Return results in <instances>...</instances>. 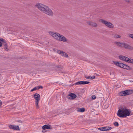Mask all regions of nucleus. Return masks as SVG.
<instances>
[{
    "instance_id": "nucleus-1",
    "label": "nucleus",
    "mask_w": 133,
    "mask_h": 133,
    "mask_svg": "<svg viewBox=\"0 0 133 133\" xmlns=\"http://www.w3.org/2000/svg\"><path fill=\"white\" fill-rule=\"evenodd\" d=\"M36 6L42 12L46 15L50 16H53V11L48 6L39 3L36 5Z\"/></svg>"
},
{
    "instance_id": "nucleus-2",
    "label": "nucleus",
    "mask_w": 133,
    "mask_h": 133,
    "mask_svg": "<svg viewBox=\"0 0 133 133\" xmlns=\"http://www.w3.org/2000/svg\"><path fill=\"white\" fill-rule=\"evenodd\" d=\"M132 114L130 109L123 108L119 109L117 114V116L120 117H126Z\"/></svg>"
},
{
    "instance_id": "nucleus-3",
    "label": "nucleus",
    "mask_w": 133,
    "mask_h": 133,
    "mask_svg": "<svg viewBox=\"0 0 133 133\" xmlns=\"http://www.w3.org/2000/svg\"><path fill=\"white\" fill-rule=\"evenodd\" d=\"M114 43L118 47L123 48L125 49L132 50L133 49V47L126 43H122L119 42L115 41Z\"/></svg>"
},
{
    "instance_id": "nucleus-4",
    "label": "nucleus",
    "mask_w": 133,
    "mask_h": 133,
    "mask_svg": "<svg viewBox=\"0 0 133 133\" xmlns=\"http://www.w3.org/2000/svg\"><path fill=\"white\" fill-rule=\"evenodd\" d=\"M99 21L103 24L110 28H114L113 24L107 21L102 19H100Z\"/></svg>"
},
{
    "instance_id": "nucleus-5",
    "label": "nucleus",
    "mask_w": 133,
    "mask_h": 133,
    "mask_svg": "<svg viewBox=\"0 0 133 133\" xmlns=\"http://www.w3.org/2000/svg\"><path fill=\"white\" fill-rule=\"evenodd\" d=\"M49 33L50 35L58 41L59 39V38L61 37V35L57 32H55L49 31Z\"/></svg>"
},
{
    "instance_id": "nucleus-6",
    "label": "nucleus",
    "mask_w": 133,
    "mask_h": 133,
    "mask_svg": "<svg viewBox=\"0 0 133 133\" xmlns=\"http://www.w3.org/2000/svg\"><path fill=\"white\" fill-rule=\"evenodd\" d=\"M34 97L36 100L35 104L36 108L37 109H38L39 108L38 103L40 99V95L36 93L34 94Z\"/></svg>"
},
{
    "instance_id": "nucleus-7",
    "label": "nucleus",
    "mask_w": 133,
    "mask_h": 133,
    "mask_svg": "<svg viewBox=\"0 0 133 133\" xmlns=\"http://www.w3.org/2000/svg\"><path fill=\"white\" fill-rule=\"evenodd\" d=\"M133 93V91L132 90H128L120 92L119 93V95L121 96H125L127 95L132 94Z\"/></svg>"
},
{
    "instance_id": "nucleus-8",
    "label": "nucleus",
    "mask_w": 133,
    "mask_h": 133,
    "mask_svg": "<svg viewBox=\"0 0 133 133\" xmlns=\"http://www.w3.org/2000/svg\"><path fill=\"white\" fill-rule=\"evenodd\" d=\"M119 67L127 70H130L131 69V68L127 65L121 63H120Z\"/></svg>"
},
{
    "instance_id": "nucleus-9",
    "label": "nucleus",
    "mask_w": 133,
    "mask_h": 133,
    "mask_svg": "<svg viewBox=\"0 0 133 133\" xmlns=\"http://www.w3.org/2000/svg\"><path fill=\"white\" fill-rule=\"evenodd\" d=\"M10 129H12L15 130H20V128L18 125H10L9 126Z\"/></svg>"
},
{
    "instance_id": "nucleus-10",
    "label": "nucleus",
    "mask_w": 133,
    "mask_h": 133,
    "mask_svg": "<svg viewBox=\"0 0 133 133\" xmlns=\"http://www.w3.org/2000/svg\"><path fill=\"white\" fill-rule=\"evenodd\" d=\"M57 52L63 57L66 58L68 57V55L67 54L61 50H58Z\"/></svg>"
},
{
    "instance_id": "nucleus-11",
    "label": "nucleus",
    "mask_w": 133,
    "mask_h": 133,
    "mask_svg": "<svg viewBox=\"0 0 133 133\" xmlns=\"http://www.w3.org/2000/svg\"><path fill=\"white\" fill-rule=\"evenodd\" d=\"M76 97V96L75 94L72 93H70V94L67 96V98L69 99H73L75 98Z\"/></svg>"
},
{
    "instance_id": "nucleus-12",
    "label": "nucleus",
    "mask_w": 133,
    "mask_h": 133,
    "mask_svg": "<svg viewBox=\"0 0 133 133\" xmlns=\"http://www.w3.org/2000/svg\"><path fill=\"white\" fill-rule=\"evenodd\" d=\"M87 23L89 25L93 27H96L97 26V25L96 23L94 22H93L90 21H87Z\"/></svg>"
},
{
    "instance_id": "nucleus-13",
    "label": "nucleus",
    "mask_w": 133,
    "mask_h": 133,
    "mask_svg": "<svg viewBox=\"0 0 133 133\" xmlns=\"http://www.w3.org/2000/svg\"><path fill=\"white\" fill-rule=\"evenodd\" d=\"M90 83L89 82L86 81H80L77 82L75 83V84L76 85H78V84H83L84 85Z\"/></svg>"
},
{
    "instance_id": "nucleus-14",
    "label": "nucleus",
    "mask_w": 133,
    "mask_h": 133,
    "mask_svg": "<svg viewBox=\"0 0 133 133\" xmlns=\"http://www.w3.org/2000/svg\"><path fill=\"white\" fill-rule=\"evenodd\" d=\"M59 41H62L63 42H66L68 40L63 35H61V37L59 38Z\"/></svg>"
},
{
    "instance_id": "nucleus-15",
    "label": "nucleus",
    "mask_w": 133,
    "mask_h": 133,
    "mask_svg": "<svg viewBox=\"0 0 133 133\" xmlns=\"http://www.w3.org/2000/svg\"><path fill=\"white\" fill-rule=\"evenodd\" d=\"M50 125H44L42 127V129L43 130H45L46 129H52V128H51Z\"/></svg>"
},
{
    "instance_id": "nucleus-16",
    "label": "nucleus",
    "mask_w": 133,
    "mask_h": 133,
    "mask_svg": "<svg viewBox=\"0 0 133 133\" xmlns=\"http://www.w3.org/2000/svg\"><path fill=\"white\" fill-rule=\"evenodd\" d=\"M85 110V108H79L78 109L77 111L79 112H83Z\"/></svg>"
},
{
    "instance_id": "nucleus-17",
    "label": "nucleus",
    "mask_w": 133,
    "mask_h": 133,
    "mask_svg": "<svg viewBox=\"0 0 133 133\" xmlns=\"http://www.w3.org/2000/svg\"><path fill=\"white\" fill-rule=\"evenodd\" d=\"M114 37L116 38H119L121 37L120 35H118L116 34H113Z\"/></svg>"
},
{
    "instance_id": "nucleus-18",
    "label": "nucleus",
    "mask_w": 133,
    "mask_h": 133,
    "mask_svg": "<svg viewBox=\"0 0 133 133\" xmlns=\"http://www.w3.org/2000/svg\"><path fill=\"white\" fill-rule=\"evenodd\" d=\"M105 131H107L111 130L112 128L110 127H105Z\"/></svg>"
},
{
    "instance_id": "nucleus-19",
    "label": "nucleus",
    "mask_w": 133,
    "mask_h": 133,
    "mask_svg": "<svg viewBox=\"0 0 133 133\" xmlns=\"http://www.w3.org/2000/svg\"><path fill=\"white\" fill-rule=\"evenodd\" d=\"M130 59L131 58H129L127 57H126L125 56L124 61L127 62L129 63Z\"/></svg>"
},
{
    "instance_id": "nucleus-20",
    "label": "nucleus",
    "mask_w": 133,
    "mask_h": 133,
    "mask_svg": "<svg viewBox=\"0 0 133 133\" xmlns=\"http://www.w3.org/2000/svg\"><path fill=\"white\" fill-rule=\"evenodd\" d=\"M125 57V56H123L120 55L119 56V58L120 59L124 61Z\"/></svg>"
},
{
    "instance_id": "nucleus-21",
    "label": "nucleus",
    "mask_w": 133,
    "mask_h": 133,
    "mask_svg": "<svg viewBox=\"0 0 133 133\" xmlns=\"http://www.w3.org/2000/svg\"><path fill=\"white\" fill-rule=\"evenodd\" d=\"M113 63L116 66H119L120 63H119L118 62L113 61Z\"/></svg>"
},
{
    "instance_id": "nucleus-22",
    "label": "nucleus",
    "mask_w": 133,
    "mask_h": 133,
    "mask_svg": "<svg viewBox=\"0 0 133 133\" xmlns=\"http://www.w3.org/2000/svg\"><path fill=\"white\" fill-rule=\"evenodd\" d=\"M2 45H3L4 46L7 44L6 42V41L3 39V41H2Z\"/></svg>"
},
{
    "instance_id": "nucleus-23",
    "label": "nucleus",
    "mask_w": 133,
    "mask_h": 133,
    "mask_svg": "<svg viewBox=\"0 0 133 133\" xmlns=\"http://www.w3.org/2000/svg\"><path fill=\"white\" fill-rule=\"evenodd\" d=\"M4 47L6 51H8V45L7 44L4 46Z\"/></svg>"
},
{
    "instance_id": "nucleus-24",
    "label": "nucleus",
    "mask_w": 133,
    "mask_h": 133,
    "mask_svg": "<svg viewBox=\"0 0 133 133\" xmlns=\"http://www.w3.org/2000/svg\"><path fill=\"white\" fill-rule=\"evenodd\" d=\"M98 129L101 131H105V127H102L100 128H99Z\"/></svg>"
},
{
    "instance_id": "nucleus-25",
    "label": "nucleus",
    "mask_w": 133,
    "mask_h": 133,
    "mask_svg": "<svg viewBox=\"0 0 133 133\" xmlns=\"http://www.w3.org/2000/svg\"><path fill=\"white\" fill-rule=\"evenodd\" d=\"M38 89H37V87H35V88H33V89H32L31 90V92H33L35 90H37Z\"/></svg>"
},
{
    "instance_id": "nucleus-26",
    "label": "nucleus",
    "mask_w": 133,
    "mask_h": 133,
    "mask_svg": "<svg viewBox=\"0 0 133 133\" xmlns=\"http://www.w3.org/2000/svg\"><path fill=\"white\" fill-rule=\"evenodd\" d=\"M114 124L115 126L117 127L119 125V124L117 122H115L114 123Z\"/></svg>"
},
{
    "instance_id": "nucleus-27",
    "label": "nucleus",
    "mask_w": 133,
    "mask_h": 133,
    "mask_svg": "<svg viewBox=\"0 0 133 133\" xmlns=\"http://www.w3.org/2000/svg\"><path fill=\"white\" fill-rule=\"evenodd\" d=\"M3 39L2 38H0V47L2 46V41H3Z\"/></svg>"
},
{
    "instance_id": "nucleus-28",
    "label": "nucleus",
    "mask_w": 133,
    "mask_h": 133,
    "mask_svg": "<svg viewBox=\"0 0 133 133\" xmlns=\"http://www.w3.org/2000/svg\"><path fill=\"white\" fill-rule=\"evenodd\" d=\"M129 37L133 39V34H129Z\"/></svg>"
},
{
    "instance_id": "nucleus-29",
    "label": "nucleus",
    "mask_w": 133,
    "mask_h": 133,
    "mask_svg": "<svg viewBox=\"0 0 133 133\" xmlns=\"http://www.w3.org/2000/svg\"><path fill=\"white\" fill-rule=\"evenodd\" d=\"M92 99H95L96 98V96L95 95H93L92 96Z\"/></svg>"
},
{
    "instance_id": "nucleus-30",
    "label": "nucleus",
    "mask_w": 133,
    "mask_h": 133,
    "mask_svg": "<svg viewBox=\"0 0 133 133\" xmlns=\"http://www.w3.org/2000/svg\"><path fill=\"white\" fill-rule=\"evenodd\" d=\"M129 61H130L129 63L133 64V59H130V60Z\"/></svg>"
},
{
    "instance_id": "nucleus-31",
    "label": "nucleus",
    "mask_w": 133,
    "mask_h": 133,
    "mask_svg": "<svg viewBox=\"0 0 133 133\" xmlns=\"http://www.w3.org/2000/svg\"><path fill=\"white\" fill-rule=\"evenodd\" d=\"M37 89H38L40 88H43V87L42 86L39 85L38 86H37Z\"/></svg>"
},
{
    "instance_id": "nucleus-32",
    "label": "nucleus",
    "mask_w": 133,
    "mask_h": 133,
    "mask_svg": "<svg viewBox=\"0 0 133 133\" xmlns=\"http://www.w3.org/2000/svg\"><path fill=\"white\" fill-rule=\"evenodd\" d=\"M95 78V76H93L92 77H91V79H92L94 78Z\"/></svg>"
},
{
    "instance_id": "nucleus-33",
    "label": "nucleus",
    "mask_w": 133,
    "mask_h": 133,
    "mask_svg": "<svg viewBox=\"0 0 133 133\" xmlns=\"http://www.w3.org/2000/svg\"><path fill=\"white\" fill-rule=\"evenodd\" d=\"M17 122H19V123H22V121H20V120L17 121Z\"/></svg>"
},
{
    "instance_id": "nucleus-34",
    "label": "nucleus",
    "mask_w": 133,
    "mask_h": 133,
    "mask_svg": "<svg viewBox=\"0 0 133 133\" xmlns=\"http://www.w3.org/2000/svg\"><path fill=\"white\" fill-rule=\"evenodd\" d=\"M91 76H88L87 78V79H91Z\"/></svg>"
},
{
    "instance_id": "nucleus-35",
    "label": "nucleus",
    "mask_w": 133,
    "mask_h": 133,
    "mask_svg": "<svg viewBox=\"0 0 133 133\" xmlns=\"http://www.w3.org/2000/svg\"><path fill=\"white\" fill-rule=\"evenodd\" d=\"M2 104V101L0 100V106H1Z\"/></svg>"
},
{
    "instance_id": "nucleus-36",
    "label": "nucleus",
    "mask_w": 133,
    "mask_h": 133,
    "mask_svg": "<svg viewBox=\"0 0 133 133\" xmlns=\"http://www.w3.org/2000/svg\"><path fill=\"white\" fill-rule=\"evenodd\" d=\"M125 1L126 2H129V0H125Z\"/></svg>"
},
{
    "instance_id": "nucleus-37",
    "label": "nucleus",
    "mask_w": 133,
    "mask_h": 133,
    "mask_svg": "<svg viewBox=\"0 0 133 133\" xmlns=\"http://www.w3.org/2000/svg\"><path fill=\"white\" fill-rule=\"evenodd\" d=\"M88 77V76H87L86 75H85V78H87V77Z\"/></svg>"
},
{
    "instance_id": "nucleus-38",
    "label": "nucleus",
    "mask_w": 133,
    "mask_h": 133,
    "mask_svg": "<svg viewBox=\"0 0 133 133\" xmlns=\"http://www.w3.org/2000/svg\"><path fill=\"white\" fill-rule=\"evenodd\" d=\"M1 74H0V78H1Z\"/></svg>"
}]
</instances>
